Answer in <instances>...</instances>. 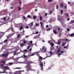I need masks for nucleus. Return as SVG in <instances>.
Returning <instances> with one entry per match:
<instances>
[{"label": "nucleus", "mask_w": 74, "mask_h": 74, "mask_svg": "<svg viewBox=\"0 0 74 74\" xmlns=\"http://www.w3.org/2000/svg\"><path fill=\"white\" fill-rule=\"evenodd\" d=\"M33 18L34 19H36V16H34Z\"/></svg>", "instance_id": "49530a36"}, {"label": "nucleus", "mask_w": 74, "mask_h": 74, "mask_svg": "<svg viewBox=\"0 0 74 74\" xmlns=\"http://www.w3.org/2000/svg\"><path fill=\"white\" fill-rule=\"evenodd\" d=\"M60 51V49H59L57 51V52H59Z\"/></svg>", "instance_id": "ea45409f"}, {"label": "nucleus", "mask_w": 74, "mask_h": 74, "mask_svg": "<svg viewBox=\"0 0 74 74\" xmlns=\"http://www.w3.org/2000/svg\"><path fill=\"white\" fill-rule=\"evenodd\" d=\"M30 48V45H29V46H28L27 47V49H29Z\"/></svg>", "instance_id": "052dcab7"}, {"label": "nucleus", "mask_w": 74, "mask_h": 74, "mask_svg": "<svg viewBox=\"0 0 74 74\" xmlns=\"http://www.w3.org/2000/svg\"><path fill=\"white\" fill-rule=\"evenodd\" d=\"M47 13H45V16H47Z\"/></svg>", "instance_id": "2f4dec72"}, {"label": "nucleus", "mask_w": 74, "mask_h": 74, "mask_svg": "<svg viewBox=\"0 0 74 74\" xmlns=\"http://www.w3.org/2000/svg\"><path fill=\"white\" fill-rule=\"evenodd\" d=\"M38 26V24H37L35 25L36 26Z\"/></svg>", "instance_id": "6e6d98bb"}, {"label": "nucleus", "mask_w": 74, "mask_h": 74, "mask_svg": "<svg viewBox=\"0 0 74 74\" xmlns=\"http://www.w3.org/2000/svg\"><path fill=\"white\" fill-rule=\"evenodd\" d=\"M12 27H11L9 28L8 29V30H11V29H12Z\"/></svg>", "instance_id": "72a5a7b5"}, {"label": "nucleus", "mask_w": 74, "mask_h": 74, "mask_svg": "<svg viewBox=\"0 0 74 74\" xmlns=\"http://www.w3.org/2000/svg\"><path fill=\"white\" fill-rule=\"evenodd\" d=\"M36 34H38V31H36Z\"/></svg>", "instance_id": "8fccbe9b"}, {"label": "nucleus", "mask_w": 74, "mask_h": 74, "mask_svg": "<svg viewBox=\"0 0 74 74\" xmlns=\"http://www.w3.org/2000/svg\"><path fill=\"white\" fill-rule=\"evenodd\" d=\"M45 47V46H43L42 48V49L41 51H42L44 50V51L42 52L43 53L44 52H47V48H45L44 49Z\"/></svg>", "instance_id": "7ed1b4c3"}, {"label": "nucleus", "mask_w": 74, "mask_h": 74, "mask_svg": "<svg viewBox=\"0 0 74 74\" xmlns=\"http://www.w3.org/2000/svg\"><path fill=\"white\" fill-rule=\"evenodd\" d=\"M2 55L3 57H4V56H5V54H3Z\"/></svg>", "instance_id": "79ce46f5"}, {"label": "nucleus", "mask_w": 74, "mask_h": 74, "mask_svg": "<svg viewBox=\"0 0 74 74\" xmlns=\"http://www.w3.org/2000/svg\"><path fill=\"white\" fill-rule=\"evenodd\" d=\"M66 45V43H63L62 44V46H64V45Z\"/></svg>", "instance_id": "cd10ccee"}, {"label": "nucleus", "mask_w": 74, "mask_h": 74, "mask_svg": "<svg viewBox=\"0 0 74 74\" xmlns=\"http://www.w3.org/2000/svg\"><path fill=\"white\" fill-rule=\"evenodd\" d=\"M20 72V74H22V73H21V72H24V70H22V71H21V70H20L19 71Z\"/></svg>", "instance_id": "f8f14e48"}, {"label": "nucleus", "mask_w": 74, "mask_h": 74, "mask_svg": "<svg viewBox=\"0 0 74 74\" xmlns=\"http://www.w3.org/2000/svg\"><path fill=\"white\" fill-rule=\"evenodd\" d=\"M23 29V27H22V26H21L20 27V30H22Z\"/></svg>", "instance_id": "412c9836"}, {"label": "nucleus", "mask_w": 74, "mask_h": 74, "mask_svg": "<svg viewBox=\"0 0 74 74\" xmlns=\"http://www.w3.org/2000/svg\"><path fill=\"white\" fill-rule=\"evenodd\" d=\"M40 27H41V29H42V30L44 29V25H42V22H40Z\"/></svg>", "instance_id": "20e7f679"}, {"label": "nucleus", "mask_w": 74, "mask_h": 74, "mask_svg": "<svg viewBox=\"0 0 74 74\" xmlns=\"http://www.w3.org/2000/svg\"><path fill=\"white\" fill-rule=\"evenodd\" d=\"M34 53H36V52L30 55V56H34Z\"/></svg>", "instance_id": "6ab92c4d"}, {"label": "nucleus", "mask_w": 74, "mask_h": 74, "mask_svg": "<svg viewBox=\"0 0 74 74\" xmlns=\"http://www.w3.org/2000/svg\"><path fill=\"white\" fill-rule=\"evenodd\" d=\"M49 2H51L52 1V0H48Z\"/></svg>", "instance_id": "09e8293b"}, {"label": "nucleus", "mask_w": 74, "mask_h": 74, "mask_svg": "<svg viewBox=\"0 0 74 74\" xmlns=\"http://www.w3.org/2000/svg\"><path fill=\"white\" fill-rule=\"evenodd\" d=\"M20 46L21 47H23V46H24V44H23V43H22L21 44V45H20Z\"/></svg>", "instance_id": "4be33fe9"}, {"label": "nucleus", "mask_w": 74, "mask_h": 74, "mask_svg": "<svg viewBox=\"0 0 74 74\" xmlns=\"http://www.w3.org/2000/svg\"><path fill=\"white\" fill-rule=\"evenodd\" d=\"M25 28H26V29H29V26H26L25 27Z\"/></svg>", "instance_id": "7c9ffc66"}, {"label": "nucleus", "mask_w": 74, "mask_h": 74, "mask_svg": "<svg viewBox=\"0 0 74 74\" xmlns=\"http://www.w3.org/2000/svg\"><path fill=\"white\" fill-rule=\"evenodd\" d=\"M37 56H38V58L40 56V54H37Z\"/></svg>", "instance_id": "864d4df0"}, {"label": "nucleus", "mask_w": 74, "mask_h": 74, "mask_svg": "<svg viewBox=\"0 0 74 74\" xmlns=\"http://www.w3.org/2000/svg\"><path fill=\"white\" fill-rule=\"evenodd\" d=\"M58 56L59 58H60V53L58 54Z\"/></svg>", "instance_id": "e433bc0d"}, {"label": "nucleus", "mask_w": 74, "mask_h": 74, "mask_svg": "<svg viewBox=\"0 0 74 74\" xmlns=\"http://www.w3.org/2000/svg\"><path fill=\"white\" fill-rule=\"evenodd\" d=\"M30 43L31 44H32V43H33V41H30Z\"/></svg>", "instance_id": "4c0bfd02"}, {"label": "nucleus", "mask_w": 74, "mask_h": 74, "mask_svg": "<svg viewBox=\"0 0 74 74\" xmlns=\"http://www.w3.org/2000/svg\"><path fill=\"white\" fill-rule=\"evenodd\" d=\"M14 53H16V52H17V51H14Z\"/></svg>", "instance_id": "0e129e2a"}, {"label": "nucleus", "mask_w": 74, "mask_h": 74, "mask_svg": "<svg viewBox=\"0 0 74 74\" xmlns=\"http://www.w3.org/2000/svg\"><path fill=\"white\" fill-rule=\"evenodd\" d=\"M38 61L40 62H39V64L40 67H41V68L40 69L41 70V71H43V69H44V67H43V63L42 62V61H40V60L39 59L38 60Z\"/></svg>", "instance_id": "f03ea898"}, {"label": "nucleus", "mask_w": 74, "mask_h": 74, "mask_svg": "<svg viewBox=\"0 0 74 74\" xmlns=\"http://www.w3.org/2000/svg\"><path fill=\"white\" fill-rule=\"evenodd\" d=\"M27 58V56L25 55V54L24 53L23 55L22 56V58Z\"/></svg>", "instance_id": "6e6552de"}, {"label": "nucleus", "mask_w": 74, "mask_h": 74, "mask_svg": "<svg viewBox=\"0 0 74 74\" xmlns=\"http://www.w3.org/2000/svg\"><path fill=\"white\" fill-rule=\"evenodd\" d=\"M22 69V68L17 67L16 68H15V69H18V70H19L20 69Z\"/></svg>", "instance_id": "dca6fc26"}, {"label": "nucleus", "mask_w": 74, "mask_h": 74, "mask_svg": "<svg viewBox=\"0 0 74 74\" xmlns=\"http://www.w3.org/2000/svg\"><path fill=\"white\" fill-rule=\"evenodd\" d=\"M58 45H60V41H58Z\"/></svg>", "instance_id": "a878e982"}, {"label": "nucleus", "mask_w": 74, "mask_h": 74, "mask_svg": "<svg viewBox=\"0 0 74 74\" xmlns=\"http://www.w3.org/2000/svg\"><path fill=\"white\" fill-rule=\"evenodd\" d=\"M5 57L6 58H7L8 56L6 55L5 54Z\"/></svg>", "instance_id": "5fc2aeb1"}, {"label": "nucleus", "mask_w": 74, "mask_h": 74, "mask_svg": "<svg viewBox=\"0 0 74 74\" xmlns=\"http://www.w3.org/2000/svg\"><path fill=\"white\" fill-rule=\"evenodd\" d=\"M3 36V34L0 35V39L1 38V37Z\"/></svg>", "instance_id": "aec40b11"}, {"label": "nucleus", "mask_w": 74, "mask_h": 74, "mask_svg": "<svg viewBox=\"0 0 74 74\" xmlns=\"http://www.w3.org/2000/svg\"><path fill=\"white\" fill-rule=\"evenodd\" d=\"M52 14V11H49V14L50 15H51Z\"/></svg>", "instance_id": "b1692460"}, {"label": "nucleus", "mask_w": 74, "mask_h": 74, "mask_svg": "<svg viewBox=\"0 0 74 74\" xmlns=\"http://www.w3.org/2000/svg\"><path fill=\"white\" fill-rule=\"evenodd\" d=\"M18 10H19V11H21V9H22V8H19V7H18Z\"/></svg>", "instance_id": "bb28decb"}, {"label": "nucleus", "mask_w": 74, "mask_h": 74, "mask_svg": "<svg viewBox=\"0 0 74 74\" xmlns=\"http://www.w3.org/2000/svg\"><path fill=\"white\" fill-rule=\"evenodd\" d=\"M13 74H20V71H16L15 72H14V73H13Z\"/></svg>", "instance_id": "39448f33"}, {"label": "nucleus", "mask_w": 74, "mask_h": 74, "mask_svg": "<svg viewBox=\"0 0 74 74\" xmlns=\"http://www.w3.org/2000/svg\"><path fill=\"white\" fill-rule=\"evenodd\" d=\"M69 20H70V18H68V19L66 20V21H69Z\"/></svg>", "instance_id": "4d7b16f0"}, {"label": "nucleus", "mask_w": 74, "mask_h": 74, "mask_svg": "<svg viewBox=\"0 0 74 74\" xmlns=\"http://www.w3.org/2000/svg\"><path fill=\"white\" fill-rule=\"evenodd\" d=\"M48 26H49L48 25H47L46 26V28H48Z\"/></svg>", "instance_id": "13d9d810"}, {"label": "nucleus", "mask_w": 74, "mask_h": 74, "mask_svg": "<svg viewBox=\"0 0 74 74\" xmlns=\"http://www.w3.org/2000/svg\"><path fill=\"white\" fill-rule=\"evenodd\" d=\"M53 32L54 34H56V30H53Z\"/></svg>", "instance_id": "4468645a"}, {"label": "nucleus", "mask_w": 74, "mask_h": 74, "mask_svg": "<svg viewBox=\"0 0 74 74\" xmlns=\"http://www.w3.org/2000/svg\"><path fill=\"white\" fill-rule=\"evenodd\" d=\"M61 8H63V3H61Z\"/></svg>", "instance_id": "ddd939ff"}, {"label": "nucleus", "mask_w": 74, "mask_h": 74, "mask_svg": "<svg viewBox=\"0 0 74 74\" xmlns=\"http://www.w3.org/2000/svg\"><path fill=\"white\" fill-rule=\"evenodd\" d=\"M64 8L65 9H66V8H67V6L66 5H65L64 6Z\"/></svg>", "instance_id": "a19ab883"}, {"label": "nucleus", "mask_w": 74, "mask_h": 74, "mask_svg": "<svg viewBox=\"0 0 74 74\" xmlns=\"http://www.w3.org/2000/svg\"><path fill=\"white\" fill-rule=\"evenodd\" d=\"M19 58H20V57H18L17 58V60H18V59H19Z\"/></svg>", "instance_id": "338daca9"}, {"label": "nucleus", "mask_w": 74, "mask_h": 74, "mask_svg": "<svg viewBox=\"0 0 74 74\" xmlns=\"http://www.w3.org/2000/svg\"><path fill=\"white\" fill-rule=\"evenodd\" d=\"M27 16L28 18H30V15H28Z\"/></svg>", "instance_id": "37998d69"}, {"label": "nucleus", "mask_w": 74, "mask_h": 74, "mask_svg": "<svg viewBox=\"0 0 74 74\" xmlns=\"http://www.w3.org/2000/svg\"><path fill=\"white\" fill-rule=\"evenodd\" d=\"M39 59H40V60H42V57L41 56H40L39 58Z\"/></svg>", "instance_id": "f3484780"}, {"label": "nucleus", "mask_w": 74, "mask_h": 74, "mask_svg": "<svg viewBox=\"0 0 74 74\" xmlns=\"http://www.w3.org/2000/svg\"><path fill=\"white\" fill-rule=\"evenodd\" d=\"M67 30L68 31V32H69L70 31V29H67Z\"/></svg>", "instance_id": "bf43d9fd"}, {"label": "nucleus", "mask_w": 74, "mask_h": 74, "mask_svg": "<svg viewBox=\"0 0 74 74\" xmlns=\"http://www.w3.org/2000/svg\"><path fill=\"white\" fill-rule=\"evenodd\" d=\"M29 26L30 29H32V28L33 27V23L32 22L31 23H30V24H29Z\"/></svg>", "instance_id": "423d86ee"}, {"label": "nucleus", "mask_w": 74, "mask_h": 74, "mask_svg": "<svg viewBox=\"0 0 74 74\" xmlns=\"http://www.w3.org/2000/svg\"><path fill=\"white\" fill-rule=\"evenodd\" d=\"M33 62L32 61H29L27 60H25V62H23V63L26 64L27 66H26V70L27 71L28 73H29V71H33V70L32 69V66H31L30 64L33 63Z\"/></svg>", "instance_id": "f257e3e1"}, {"label": "nucleus", "mask_w": 74, "mask_h": 74, "mask_svg": "<svg viewBox=\"0 0 74 74\" xmlns=\"http://www.w3.org/2000/svg\"><path fill=\"white\" fill-rule=\"evenodd\" d=\"M9 53H8V52H6L5 53V54H6V55H7L8 56V55Z\"/></svg>", "instance_id": "c85d7f7f"}, {"label": "nucleus", "mask_w": 74, "mask_h": 74, "mask_svg": "<svg viewBox=\"0 0 74 74\" xmlns=\"http://www.w3.org/2000/svg\"><path fill=\"white\" fill-rule=\"evenodd\" d=\"M56 48H56V49H58V48H59V46H56Z\"/></svg>", "instance_id": "69168bd1"}, {"label": "nucleus", "mask_w": 74, "mask_h": 74, "mask_svg": "<svg viewBox=\"0 0 74 74\" xmlns=\"http://www.w3.org/2000/svg\"><path fill=\"white\" fill-rule=\"evenodd\" d=\"M8 64L9 66H11L13 64L12 62H10Z\"/></svg>", "instance_id": "9d476101"}, {"label": "nucleus", "mask_w": 74, "mask_h": 74, "mask_svg": "<svg viewBox=\"0 0 74 74\" xmlns=\"http://www.w3.org/2000/svg\"><path fill=\"white\" fill-rule=\"evenodd\" d=\"M23 18H24V19H26V17H25V16H23Z\"/></svg>", "instance_id": "e2e57ef3"}, {"label": "nucleus", "mask_w": 74, "mask_h": 74, "mask_svg": "<svg viewBox=\"0 0 74 74\" xmlns=\"http://www.w3.org/2000/svg\"><path fill=\"white\" fill-rule=\"evenodd\" d=\"M32 48L30 49H29L30 52H31V51H32Z\"/></svg>", "instance_id": "3c124183"}, {"label": "nucleus", "mask_w": 74, "mask_h": 74, "mask_svg": "<svg viewBox=\"0 0 74 74\" xmlns=\"http://www.w3.org/2000/svg\"><path fill=\"white\" fill-rule=\"evenodd\" d=\"M14 8L13 7H10V9H13Z\"/></svg>", "instance_id": "774afa93"}, {"label": "nucleus", "mask_w": 74, "mask_h": 74, "mask_svg": "<svg viewBox=\"0 0 74 74\" xmlns=\"http://www.w3.org/2000/svg\"><path fill=\"white\" fill-rule=\"evenodd\" d=\"M24 52H27V50H26V49H24Z\"/></svg>", "instance_id": "f704fd0d"}, {"label": "nucleus", "mask_w": 74, "mask_h": 74, "mask_svg": "<svg viewBox=\"0 0 74 74\" xmlns=\"http://www.w3.org/2000/svg\"><path fill=\"white\" fill-rule=\"evenodd\" d=\"M19 4H22V2H21V1H20L19 2Z\"/></svg>", "instance_id": "603ef678"}, {"label": "nucleus", "mask_w": 74, "mask_h": 74, "mask_svg": "<svg viewBox=\"0 0 74 74\" xmlns=\"http://www.w3.org/2000/svg\"><path fill=\"white\" fill-rule=\"evenodd\" d=\"M1 73H7V72L5 71H4L3 72H2Z\"/></svg>", "instance_id": "393cba45"}, {"label": "nucleus", "mask_w": 74, "mask_h": 74, "mask_svg": "<svg viewBox=\"0 0 74 74\" xmlns=\"http://www.w3.org/2000/svg\"><path fill=\"white\" fill-rule=\"evenodd\" d=\"M74 23V20H71V23Z\"/></svg>", "instance_id": "5701e85b"}, {"label": "nucleus", "mask_w": 74, "mask_h": 74, "mask_svg": "<svg viewBox=\"0 0 74 74\" xmlns=\"http://www.w3.org/2000/svg\"><path fill=\"white\" fill-rule=\"evenodd\" d=\"M51 47H53L54 46V43H52L51 44L50 43Z\"/></svg>", "instance_id": "1a4fd4ad"}, {"label": "nucleus", "mask_w": 74, "mask_h": 74, "mask_svg": "<svg viewBox=\"0 0 74 74\" xmlns=\"http://www.w3.org/2000/svg\"><path fill=\"white\" fill-rule=\"evenodd\" d=\"M49 53H50V55H52V52L51 51H49Z\"/></svg>", "instance_id": "a18cd8bd"}, {"label": "nucleus", "mask_w": 74, "mask_h": 74, "mask_svg": "<svg viewBox=\"0 0 74 74\" xmlns=\"http://www.w3.org/2000/svg\"><path fill=\"white\" fill-rule=\"evenodd\" d=\"M66 16L67 17H68V16H69V15H68V14H67V13L66 14Z\"/></svg>", "instance_id": "680f3d73"}, {"label": "nucleus", "mask_w": 74, "mask_h": 74, "mask_svg": "<svg viewBox=\"0 0 74 74\" xmlns=\"http://www.w3.org/2000/svg\"><path fill=\"white\" fill-rule=\"evenodd\" d=\"M61 12L62 14H63V10H61Z\"/></svg>", "instance_id": "c03bdc74"}, {"label": "nucleus", "mask_w": 74, "mask_h": 74, "mask_svg": "<svg viewBox=\"0 0 74 74\" xmlns=\"http://www.w3.org/2000/svg\"><path fill=\"white\" fill-rule=\"evenodd\" d=\"M58 8H59V5H56V9L58 10Z\"/></svg>", "instance_id": "473e14b6"}, {"label": "nucleus", "mask_w": 74, "mask_h": 74, "mask_svg": "<svg viewBox=\"0 0 74 74\" xmlns=\"http://www.w3.org/2000/svg\"><path fill=\"white\" fill-rule=\"evenodd\" d=\"M1 63H2L3 64H5V62L4 61H2L1 62Z\"/></svg>", "instance_id": "9b49d317"}, {"label": "nucleus", "mask_w": 74, "mask_h": 74, "mask_svg": "<svg viewBox=\"0 0 74 74\" xmlns=\"http://www.w3.org/2000/svg\"><path fill=\"white\" fill-rule=\"evenodd\" d=\"M39 18L40 19V21H41V20H42V16H40L39 17Z\"/></svg>", "instance_id": "a211bd4d"}, {"label": "nucleus", "mask_w": 74, "mask_h": 74, "mask_svg": "<svg viewBox=\"0 0 74 74\" xmlns=\"http://www.w3.org/2000/svg\"><path fill=\"white\" fill-rule=\"evenodd\" d=\"M7 39L5 40L4 41V43H5L6 42H7Z\"/></svg>", "instance_id": "c756f323"}, {"label": "nucleus", "mask_w": 74, "mask_h": 74, "mask_svg": "<svg viewBox=\"0 0 74 74\" xmlns=\"http://www.w3.org/2000/svg\"><path fill=\"white\" fill-rule=\"evenodd\" d=\"M69 36H71V37H73V36H74V34L72 33V34H71L70 35H69Z\"/></svg>", "instance_id": "2eb2a0df"}, {"label": "nucleus", "mask_w": 74, "mask_h": 74, "mask_svg": "<svg viewBox=\"0 0 74 74\" xmlns=\"http://www.w3.org/2000/svg\"><path fill=\"white\" fill-rule=\"evenodd\" d=\"M51 28H49L47 29V31H49V30H51Z\"/></svg>", "instance_id": "c9c22d12"}, {"label": "nucleus", "mask_w": 74, "mask_h": 74, "mask_svg": "<svg viewBox=\"0 0 74 74\" xmlns=\"http://www.w3.org/2000/svg\"><path fill=\"white\" fill-rule=\"evenodd\" d=\"M20 36V35L18 34L17 36V38H19V37Z\"/></svg>", "instance_id": "58836bf2"}, {"label": "nucleus", "mask_w": 74, "mask_h": 74, "mask_svg": "<svg viewBox=\"0 0 74 74\" xmlns=\"http://www.w3.org/2000/svg\"><path fill=\"white\" fill-rule=\"evenodd\" d=\"M4 69H7V70H10V68L9 67H8L7 66H4Z\"/></svg>", "instance_id": "0eeeda50"}, {"label": "nucleus", "mask_w": 74, "mask_h": 74, "mask_svg": "<svg viewBox=\"0 0 74 74\" xmlns=\"http://www.w3.org/2000/svg\"><path fill=\"white\" fill-rule=\"evenodd\" d=\"M24 44H26V42L25 40H24Z\"/></svg>", "instance_id": "de8ad7c7"}]
</instances>
